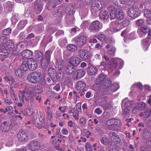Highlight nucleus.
Wrapping results in <instances>:
<instances>
[{
    "mask_svg": "<svg viewBox=\"0 0 151 151\" xmlns=\"http://www.w3.org/2000/svg\"><path fill=\"white\" fill-rule=\"evenodd\" d=\"M17 137L18 140L21 142H25L28 140L27 134L23 131H19L18 132Z\"/></svg>",
    "mask_w": 151,
    "mask_h": 151,
    "instance_id": "11",
    "label": "nucleus"
},
{
    "mask_svg": "<svg viewBox=\"0 0 151 151\" xmlns=\"http://www.w3.org/2000/svg\"><path fill=\"white\" fill-rule=\"evenodd\" d=\"M4 102L5 104H6L8 105H10L12 103L10 99H9L7 97H6L4 99Z\"/></svg>",
    "mask_w": 151,
    "mask_h": 151,
    "instance_id": "63",
    "label": "nucleus"
},
{
    "mask_svg": "<svg viewBox=\"0 0 151 151\" xmlns=\"http://www.w3.org/2000/svg\"><path fill=\"white\" fill-rule=\"evenodd\" d=\"M100 18L102 19H106L109 17L108 13L106 10H101L99 14Z\"/></svg>",
    "mask_w": 151,
    "mask_h": 151,
    "instance_id": "26",
    "label": "nucleus"
},
{
    "mask_svg": "<svg viewBox=\"0 0 151 151\" xmlns=\"http://www.w3.org/2000/svg\"><path fill=\"white\" fill-rule=\"evenodd\" d=\"M21 55L24 58L32 59L33 52L31 50L27 49L22 51Z\"/></svg>",
    "mask_w": 151,
    "mask_h": 151,
    "instance_id": "16",
    "label": "nucleus"
},
{
    "mask_svg": "<svg viewBox=\"0 0 151 151\" xmlns=\"http://www.w3.org/2000/svg\"><path fill=\"white\" fill-rule=\"evenodd\" d=\"M87 38L84 36H80L77 37L75 40L77 46L78 47H81L86 43Z\"/></svg>",
    "mask_w": 151,
    "mask_h": 151,
    "instance_id": "9",
    "label": "nucleus"
},
{
    "mask_svg": "<svg viewBox=\"0 0 151 151\" xmlns=\"http://www.w3.org/2000/svg\"><path fill=\"white\" fill-rule=\"evenodd\" d=\"M0 128L2 132H5L10 131L12 127L9 121H4L1 125Z\"/></svg>",
    "mask_w": 151,
    "mask_h": 151,
    "instance_id": "10",
    "label": "nucleus"
},
{
    "mask_svg": "<svg viewBox=\"0 0 151 151\" xmlns=\"http://www.w3.org/2000/svg\"><path fill=\"white\" fill-rule=\"evenodd\" d=\"M14 74L17 76L20 77L24 75V72L20 68H18L15 70Z\"/></svg>",
    "mask_w": 151,
    "mask_h": 151,
    "instance_id": "35",
    "label": "nucleus"
},
{
    "mask_svg": "<svg viewBox=\"0 0 151 151\" xmlns=\"http://www.w3.org/2000/svg\"><path fill=\"white\" fill-rule=\"evenodd\" d=\"M41 73L37 71L31 72L29 73L27 76L28 81L33 84L38 83L41 79Z\"/></svg>",
    "mask_w": 151,
    "mask_h": 151,
    "instance_id": "2",
    "label": "nucleus"
},
{
    "mask_svg": "<svg viewBox=\"0 0 151 151\" xmlns=\"http://www.w3.org/2000/svg\"><path fill=\"white\" fill-rule=\"evenodd\" d=\"M0 55L3 56H7L9 54V52L7 51V49H5L4 47H2L1 44H0Z\"/></svg>",
    "mask_w": 151,
    "mask_h": 151,
    "instance_id": "33",
    "label": "nucleus"
},
{
    "mask_svg": "<svg viewBox=\"0 0 151 151\" xmlns=\"http://www.w3.org/2000/svg\"><path fill=\"white\" fill-rule=\"evenodd\" d=\"M68 50L71 52H74L77 50V46L74 44H70L68 45L67 47Z\"/></svg>",
    "mask_w": 151,
    "mask_h": 151,
    "instance_id": "34",
    "label": "nucleus"
},
{
    "mask_svg": "<svg viewBox=\"0 0 151 151\" xmlns=\"http://www.w3.org/2000/svg\"><path fill=\"white\" fill-rule=\"evenodd\" d=\"M27 62L28 63V68L29 70L33 71L36 69L37 65L36 61L32 59H28Z\"/></svg>",
    "mask_w": 151,
    "mask_h": 151,
    "instance_id": "15",
    "label": "nucleus"
},
{
    "mask_svg": "<svg viewBox=\"0 0 151 151\" xmlns=\"http://www.w3.org/2000/svg\"><path fill=\"white\" fill-rule=\"evenodd\" d=\"M13 108L12 106H8L5 108V111H4V113L5 114L7 112L8 114H11L13 113Z\"/></svg>",
    "mask_w": 151,
    "mask_h": 151,
    "instance_id": "43",
    "label": "nucleus"
},
{
    "mask_svg": "<svg viewBox=\"0 0 151 151\" xmlns=\"http://www.w3.org/2000/svg\"><path fill=\"white\" fill-rule=\"evenodd\" d=\"M27 22L26 20H21L20 22L17 25V27L20 29L24 28L27 23Z\"/></svg>",
    "mask_w": 151,
    "mask_h": 151,
    "instance_id": "42",
    "label": "nucleus"
},
{
    "mask_svg": "<svg viewBox=\"0 0 151 151\" xmlns=\"http://www.w3.org/2000/svg\"><path fill=\"white\" fill-rule=\"evenodd\" d=\"M140 13L141 11L138 8L134 7L129 8L127 11L128 16L133 19L139 16Z\"/></svg>",
    "mask_w": 151,
    "mask_h": 151,
    "instance_id": "4",
    "label": "nucleus"
},
{
    "mask_svg": "<svg viewBox=\"0 0 151 151\" xmlns=\"http://www.w3.org/2000/svg\"><path fill=\"white\" fill-rule=\"evenodd\" d=\"M138 107L137 105L135 106L132 110V112L134 114L137 113L138 111H139Z\"/></svg>",
    "mask_w": 151,
    "mask_h": 151,
    "instance_id": "64",
    "label": "nucleus"
},
{
    "mask_svg": "<svg viewBox=\"0 0 151 151\" xmlns=\"http://www.w3.org/2000/svg\"><path fill=\"white\" fill-rule=\"evenodd\" d=\"M55 67L58 70H61V72H60V74L61 75L60 76H61L62 78L63 77L64 73L63 71L62 70L64 67V64L63 60L61 58L57 59L55 62Z\"/></svg>",
    "mask_w": 151,
    "mask_h": 151,
    "instance_id": "6",
    "label": "nucleus"
},
{
    "mask_svg": "<svg viewBox=\"0 0 151 151\" xmlns=\"http://www.w3.org/2000/svg\"><path fill=\"white\" fill-rule=\"evenodd\" d=\"M78 56L84 60H87L89 58L90 56L83 49H81L78 51Z\"/></svg>",
    "mask_w": 151,
    "mask_h": 151,
    "instance_id": "19",
    "label": "nucleus"
},
{
    "mask_svg": "<svg viewBox=\"0 0 151 151\" xmlns=\"http://www.w3.org/2000/svg\"><path fill=\"white\" fill-rule=\"evenodd\" d=\"M43 4L40 0H37L35 3V8L37 14L40 13L42 9Z\"/></svg>",
    "mask_w": 151,
    "mask_h": 151,
    "instance_id": "17",
    "label": "nucleus"
},
{
    "mask_svg": "<svg viewBox=\"0 0 151 151\" xmlns=\"http://www.w3.org/2000/svg\"><path fill=\"white\" fill-rule=\"evenodd\" d=\"M27 146L30 150L35 151L40 148V144L38 141L33 140L29 142Z\"/></svg>",
    "mask_w": 151,
    "mask_h": 151,
    "instance_id": "7",
    "label": "nucleus"
},
{
    "mask_svg": "<svg viewBox=\"0 0 151 151\" xmlns=\"http://www.w3.org/2000/svg\"><path fill=\"white\" fill-rule=\"evenodd\" d=\"M110 85L107 88L109 90H110V93H113L117 90L119 88V86L116 83H113L111 85Z\"/></svg>",
    "mask_w": 151,
    "mask_h": 151,
    "instance_id": "30",
    "label": "nucleus"
},
{
    "mask_svg": "<svg viewBox=\"0 0 151 151\" xmlns=\"http://www.w3.org/2000/svg\"><path fill=\"white\" fill-rule=\"evenodd\" d=\"M60 1V0H49V4L50 6L54 8L56 6V4H59V3Z\"/></svg>",
    "mask_w": 151,
    "mask_h": 151,
    "instance_id": "38",
    "label": "nucleus"
},
{
    "mask_svg": "<svg viewBox=\"0 0 151 151\" xmlns=\"http://www.w3.org/2000/svg\"><path fill=\"white\" fill-rule=\"evenodd\" d=\"M107 101V99L105 97H101L97 99L95 101V103L96 104L103 106Z\"/></svg>",
    "mask_w": 151,
    "mask_h": 151,
    "instance_id": "25",
    "label": "nucleus"
},
{
    "mask_svg": "<svg viewBox=\"0 0 151 151\" xmlns=\"http://www.w3.org/2000/svg\"><path fill=\"white\" fill-rule=\"evenodd\" d=\"M144 14L147 18H151V11L147 9H145L144 11Z\"/></svg>",
    "mask_w": 151,
    "mask_h": 151,
    "instance_id": "50",
    "label": "nucleus"
},
{
    "mask_svg": "<svg viewBox=\"0 0 151 151\" xmlns=\"http://www.w3.org/2000/svg\"><path fill=\"white\" fill-rule=\"evenodd\" d=\"M38 118L40 121L41 123L44 122L45 119V114L44 113L41 112H39Z\"/></svg>",
    "mask_w": 151,
    "mask_h": 151,
    "instance_id": "46",
    "label": "nucleus"
},
{
    "mask_svg": "<svg viewBox=\"0 0 151 151\" xmlns=\"http://www.w3.org/2000/svg\"><path fill=\"white\" fill-rule=\"evenodd\" d=\"M129 21L128 19H125L122 22V24L124 27H126L129 24Z\"/></svg>",
    "mask_w": 151,
    "mask_h": 151,
    "instance_id": "59",
    "label": "nucleus"
},
{
    "mask_svg": "<svg viewBox=\"0 0 151 151\" xmlns=\"http://www.w3.org/2000/svg\"><path fill=\"white\" fill-rule=\"evenodd\" d=\"M151 43L150 39L148 37L143 39L142 41V45L145 49V50L146 51L148 50V47Z\"/></svg>",
    "mask_w": 151,
    "mask_h": 151,
    "instance_id": "21",
    "label": "nucleus"
},
{
    "mask_svg": "<svg viewBox=\"0 0 151 151\" xmlns=\"http://www.w3.org/2000/svg\"><path fill=\"white\" fill-rule=\"evenodd\" d=\"M43 55L41 52H38L36 54L37 60L39 61H40L43 59Z\"/></svg>",
    "mask_w": 151,
    "mask_h": 151,
    "instance_id": "49",
    "label": "nucleus"
},
{
    "mask_svg": "<svg viewBox=\"0 0 151 151\" xmlns=\"http://www.w3.org/2000/svg\"><path fill=\"white\" fill-rule=\"evenodd\" d=\"M94 0H82V2L84 4L89 5Z\"/></svg>",
    "mask_w": 151,
    "mask_h": 151,
    "instance_id": "62",
    "label": "nucleus"
},
{
    "mask_svg": "<svg viewBox=\"0 0 151 151\" xmlns=\"http://www.w3.org/2000/svg\"><path fill=\"white\" fill-rule=\"evenodd\" d=\"M46 95L47 96L52 99H57L58 94L54 92L48 91L47 92Z\"/></svg>",
    "mask_w": 151,
    "mask_h": 151,
    "instance_id": "40",
    "label": "nucleus"
},
{
    "mask_svg": "<svg viewBox=\"0 0 151 151\" xmlns=\"http://www.w3.org/2000/svg\"><path fill=\"white\" fill-rule=\"evenodd\" d=\"M48 119L49 121H50L52 118V113L50 110L47 111Z\"/></svg>",
    "mask_w": 151,
    "mask_h": 151,
    "instance_id": "61",
    "label": "nucleus"
},
{
    "mask_svg": "<svg viewBox=\"0 0 151 151\" xmlns=\"http://www.w3.org/2000/svg\"><path fill=\"white\" fill-rule=\"evenodd\" d=\"M12 29L10 28H8L3 30L2 34L4 35H9L11 32Z\"/></svg>",
    "mask_w": 151,
    "mask_h": 151,
    "instance_id": "52",
    "label": "nucleus"
},
{
    "mask_svg": "<svg viewBox=\"0 0 151 151\" xmlns=\"http://www.w3.org/2000/svg\"><path fill=\"white\" fill-rule=\"evenodd\" d=\"M48 73L51 80L53 82L57 81L56 72L55 69L50 68L48 70Z\"/></svg>",
    "mask_w": 151,
    "mask_h": 151,
    "instance_id": "13",
    "label": "nucleus"
},
{
    "mask_svg": "<svg viewBox=\"0 0 151 151\" xmlns=\"http://www.w3.org/2000/svg\"><path fill=\"white\" fill-rule=\"evenodd\" d=\"M106 124L108 125H117L119 126L122 125L121 122L118 120L113 118L110 119L106 121Z\"/></svg>",
    "mask_w": 151,
    "mask_h": 151,
    "instance_id": "18",
    "label": "nucleus"
},
{
    "mask_svg": "<svg viewBox=\"0 0 151 151\" xmlns=\"http://www.w3.org/2000/svg\"><path fill=\"white\" fill-rule=\"evenodd\" d=\"M86 87V85L85 83L82 81H79L78 82L76 86V88L78 90H82Z\"/></svg>",
    "mask_w": 151,
    "mask_h": 151,
    "instance_id": "27",
    "label": "nucleus"
},
{
    "mask_svg": "<svg viewBox=\"0 0 151 151\" xmlns=\"http://www.w3.org/2000/svg\"><path fill=\"white\" fill-rule=\"evenodd\" d=\"M116 51V49L114 47H112L108 51V53L112 56H114Z\"/></svg>",
    "mask_w": 151,
    "mask_h": 151,
    "instance_id": "55",
    "label": "nucleus"
},
{
    "mask_svg": "<svg viewBox=\"0 0 151 151\" xmlns=\"http://www.w3.org/2000/svg\"><path fill=\"white\" fill-rule=\"evenodd\" d=\"M76 67L71 65H68L67 66L66 70L67 74L71 75L75 70Z\"/></svg>",
    "mask_w": 151,
    "mask_h": 151,
    "instance_id": "28",
    "label": "nucleus"
},
{
    "mask_svg": "<svg viewBox=\"0 0 151 151\" xmlns=\"http://www.w3.org/2000/svg\"><path fill=\"white\" fill-rule=\"evenodd\" d=\"M8 83L10 85V88H16L19 86V83L15 81L13 78L11 80V81L9 82Z\"/></svg>",
    "mask_w": 151,
    "mask_h": 151,
    "instance_id": "31",
    "label": "nucleus"
},
{
    "mask_svg": "<svg viewBox=\"0 0 151 151\" xmlns=\"http://www.w3.org/2000/svg\"><path fill=\"white\" fill-rule=\"evenodd\" d=\"M116 17L119 20L122 19L124 17V13L122 10L118 11L116 14Z\"/></svg>",
    "mask_w": 151,
    "mask_h": 151,
    "instance_id": "36",
    "label": "nucleus"
},
{
    "mask_svg": "<svg viewBox=\"0 0 151 151\" xmlns=\"http://www.w3.org/2000/svg\"><path fill=\"white\" fill-rule=\"evenodd\" d=\"M68 62L70 64L76 67H77L80 63V59L77 57L73 56L69 58Z\"/></svg>",
    "mask_w": 151,
    "mask_h": 151,
    "instance_id": "12",
    "label": "nucleus"
},
{
    "mask_svg": "<svg viewBox=\"0 0 151 151\" xmlns=\"http://www.w3.org/2000/svg\"><path fill=\"white\" fill-rule=\"evenodd\" d=\"M85 71L82 69L76 70L74 73L73 78L74 81H77L82 78L85 74Z\"/></svg>",
    "mask_w": 151,
    "mask_h": 151,
    "instance_id": "8",
    "label": "nucleus"
},
{
    "mask_svg": "<svg viewBox=\"0 0 151 151\" xmlns=\"http://www.w3.org/2000/svg\"><path fill=\"white\" fill-rule=\"evenodd\" d=\"M130 109L128 108H126L124 109L122 114L124 115L128 114L129 112Z\"/></svg>",
    "mask_w": 151,
    "mask_h": 151,
    "instance_id": "60",
    "label": "nucleus"
},
{
    "mask_svg": "<svg viewBox=\"0 0 151 151\" xmlns=\"http://www.w3.org/2000/svg\"><path fill=\"white\" fill-rule=\"evenodd\" d=\"M79 122L81 125L82 126H85L86 124V119L82 117L80 119Z\"/></svg>",
    "mask_w": 151,
    "mask_h": 151,
    "instance_id": "58",
    "label": "nucleus"
},
{
    "mask_svg": "<svg viewBox=\"0 0 151 151\" xmlns=\"http://www.w3.org/2000/svg\"><path fill=\"white\" fill-rule=\"evenodd\" d=\"M136 24L138 26L142 27L145 24V21L143 19H140L136 21Z\"/></svg>",
    "mask_w": 151,
    "mask_h": 151,
    "instance_id": "54",
    "label": "nucleus"
},
{
    "mask_svg": "<svg viewBox=\"0 0 151 151\" xmlns=\"http://www.w3.org/2000/svg\"><path fill=\"white\" fill-rule=\"evenodd\" d=\"M144 137L146 139H150L151 137V133L149 131L144 132Z\"/></svg>",
    "mask_w": 151,
    "mask_h": 151,
    "instance_id": "56",
    "label": "nucleus"
},
{
    "mask_svg": "<svg viewBox=\"0 0 151 151\" xmlns=\"http://www.w3.org/2000/svg\"><path fill=\"white\" fill-rule=\"evenodd\" d=\"M107 10L110 13V16L111 19H114L116 17V14L118 12L117 10L114 6L111 5L107 8Z\"/></svg>",
    "mask_w": 151,
    "mask_h": 151,
    "instance_id": "14",
    "label": "nucleus"
},
{
    "mask_svg": "<svg viewBox=\"0 0 151 151\" xmlns=\"http://www.w3.org/2000/svg\"><path fill=\"white\" fill-rule=\"evenodd\" d=\"M66 11L69 15H72L75 13L74 7L72 5H68L66 8Z\"/></svg>",
    "mask_w": 151,
    "mask_h": 151,
    "instance_id": "32",
    "label": "nucleus"
},
{
    "mask_svg": "<svg viewBox=\"0 0 151 151\" xmlns=\"http://www.w3.org/2000/svg\"><path fill=\"white\" fill-rule=\"evenodd\" d=\"M137 106L138 107V109L140 111L141 110H143L145 109V104L144 103L141 102L138 104Z\"/></svg>",
    "mask_w": 151,
    "mask_h": 151,
    "instance_id": "53",
    "label": "nucleus"
},
{
    "mask_svg": "<svg viewBox=\"0 0 151 151\" xmlns=\"http://www.w3.org/2000/svg\"><path fill=\"white\" fill-rule=\"evenodd\" d=\"M112 106V104L111 103L110 101H109L107 102V101H106L105 104L102 107L105 110H107Z\"/></svg>",
    "mask_w": 151,
    "mask_h": 151,
    "instance_id": "48",
    "label": "nucleus"
},
{
    "mask_svg": "<svg viewBox=\"0 0 151 151\" xmlns=\"http://www.w3.org/2000/svg\"><path fill=\"white\" fill-rule=\"evenodd\" d=\"M19 102L18 103V107H22L24 103L25 99H26L24 94L23 93H20L19 96Z\"/></svg>",
    "mask_w": 151,
    "mask_h": 151,
    "instance_id": "24",
    "label": "nucleus"
},
{
    "mask_svg": "<svg viewBox=\"0 0 151 151\" xmlns=\"http://www.w3.org/2000/svg\"><path fill=\"white\" fill-rule=\"evenodd\" d=\"M143 116L145 119L151 116V109H148L145 110L143 114Z\"/></svg>",
    "mask_w": 151,
    "mask_h": 151,
    "instance_id": "41",
    "label": "nucleus"
},
{
    "mask_svg": "<svg viewBox=\"0 0 151 151\" xmlns=\"http://www.w3.org/2000/svg\"><path fill=\"white\" fill-rule=\"evenodd\" d=\"M101 144L104 145H106L109 143V139L106 137H102L101 139Z\"/></svg>",
    "mask_w": 151,
    "mask_h": 151,
    "instance_id": "45",
    "label": "nucleus"
},
{
    "mask_svg": "<svg viewBox=\"0 0 151 151\" xmlns=\"http://www.w3.org/2000/svg\"><path fill=\"white\" fill-rule=\"evenodd\" d=\"M98 71L97 68L91 65L87 69V73L89 76H91L96 74Z\"/></svg>",
    "mask_w": 151,
    "mask_h": 151,
    "instance_id": "20",
    "label": "nucleus"
},
{
    "mask_svg": "<svg viewBox=\"0 0 151 151\" xmlns=\"http://www.w3.org/2000/svg\"><path fill=\"white\" fill-rule=\"evenodd\" d=\"M112 83L111 80L109 78H107L106 81L98 88L96 92L98 96H101L103 95L104 94L105 89L108 88Z\"/></svg>",
    "mask_w": 151,
    "mask_h": 151,
    "instance_id": "1",
    "label": "nucleus"
},
{
    "mask_svg": "<svg viewBox=\"0 0 151 151\" xmlns=\"http://www.w3.org/2000/svg\"><path fill=\"white\" fill-rule=\"evenodd\" d=\"M97 38L102 42H106L107 40L106 36L103 34L99 35L97 37Z\"/></svg>",
    "mask_w": 151,
    "mask_h": 151,
    "instance_id": "44",
    "label": "nucleus"
},
{
    "mask_svg": "<svg viewBox=\"0 0 151 151\" xmlns=\"http://www.w3.org/2000/svg\"><path fill=\"white\" fill-rule=\"evenodd\" d=\"M85 148L86 151H92V146L89 143H87L86 144Z\"/></svg>",
    "mask_w": 151,
    "mask_h": 151,
    "instance_id": "57",
    "label": "nucleus"
},
{
    "mask_svg": "<svg viewBox=\"0 0 151 151\" xmlns=\"http://www.w3.org/2000/svg\"><path fill=\"white\" fill-rule=\"evenodd\" d=\"M101 7L100 2L99 1L93 2L91 4V9L94 11L99 10Z\"/></svg>",
    "mask_w": 151,
    "mask_h": 151,
    "instance_id": "22",
    "label": "nucleus"
},
{
    "mask_svg": "<svg viewBox=\"0 0 151 151\" xmlns=\"http://www.w3.org/2000/svg\"><path fill=\"white\" fill-rule=\"evenodd\" d=\"M28 66V65L27 62V63L25 62H23L21 64L20 68L24 72L29 69Z\"/></svg>",
    "mask_w": 151,
    "mask_h": 151,
    "instance_id": "39",
    "label": "nucleus"
},
{
    "mask_svg": "<svg viewBox=\"0 0 151 151\" xmlns=\"http://www.w3.org/2000/svg\"><path fill=\"white\" fill-rule=\"evenodd\" d=\"M124 103L125 107L128 108L133 104L134 102L132 101L128 100V98H127L123 99L122 101V104Z\"/></svg>",
    "mask_w": 151,
    "mask_h": 151,
    "instance_id": "29",
    "label": "nucleus"
},
{
    "mask_svg": "<svg viewBox=\"0 0 151 151\" xmlns=\"http://www.w3.org/2000/svg\"><path fill=\"white\" fill-rule=\"evenodd\" d=\"M106 75L101 73L100 74L97 78L96 82L98 84H99L103 83L104 82H105L106 80Z\"/></svg>",
    "mask_w": 151,
    "mask_h": 151,
    "instance_id": "23",
    "label": "nucleus"
},
{
    "mask_svg": "<svg viewBox=\"0 0 151 151\" xmlns=\"http://www.w3.org/2000/svg\"><path fill=\"white\" fill-rule=\"evenodd\" d=\"M117 62L116 59L114 58H111L110 60V65L111 67L112 68L114 69L117 66Z\"/></svg>",
    "mask_w": 151,
    "mask_h": 151,
    "instance_id": "37",
    "label": "nucleus"
},
{
    "mask_svg": "<svg viewBox=\"0 0 151 151\" xmlns=\"http://www.w3.org/2000/svg\"><path fill=\"white\" fill-rule=\"evenodd\" d=\"M102 27L101 23L98 21H96L91 23L89 28L91 32H94L98 31L101 29Z\"/></svg>",
    "mask_w": 151,
    "mask_h": 151,
    "instance_id": "5",
    "label": "nucleus"
},
{
    "mask_svg": "<svg viewBox=\"0 0 151 151\" xmlns=\"http://www.w3.org/2000/svg\"><path fill=\"white\" fill-rule=\"evenodd\" d=\"M109 136L111 138L116 140V139L119 138V136L115 133L113 132H110L108 134Z\"/></svg>",
    "mask_w": 151,
    "mask_h": 151,
    "instance_id": "51",
    "label": "nucleus"
},
{
    "mask_svg": "<svg viewBox=\"0 0 151 151\" xmlns=\"http://www.w3.org/2000/svg\"><path fill=\"white\" fill-rule=\"evenodd\" d=\"M51 52L50 51H47L43 57V59L40 61L41 65L43 68H46L50 63Z\"/></svg>",
    "mask_w": 151,
    "mask_h": 151,
    "instance_id": "3",
    "label": "nucleus"
},
{
    "mask_svg": "<svg viewBox=\"0 0 151 151\" xmlns=\"http://www.w3.org/2000/svg\"><path fill=\"white\" fill-rule=\"evenodd\" d=\"M119 149V147L116 145H110L109 146V150L110 151H118Z\"/></svg>",
    "mask_w": 151,
    "mask_h": 151,
    "instance_id": "47",
    "label": "nucleus"
}]
</instances>
